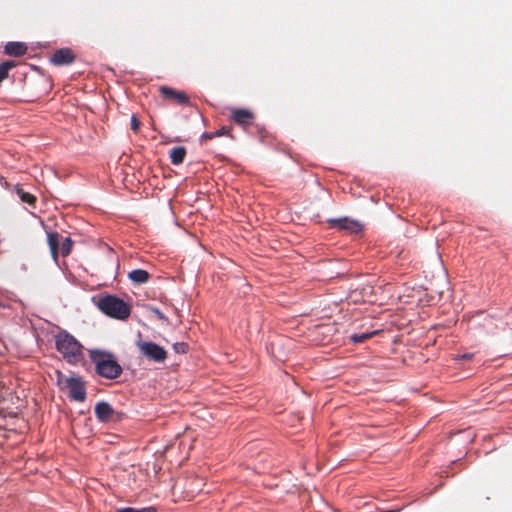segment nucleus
Returning a JSON list of instances; mask_svg holds the SVG:
<instances>
[{
  "label": "nucleus",
  "instance_id": "obj_1",
  "mask_svg": "<svg viewBox=\"0 0 512 512\" xmlns=\"http://www.w3.org/2000/svg\"><path fill=\"white\" fill-rule=\"evenodd\" d=\"M89 357L99 376L113 380L122 374L123 369L112 353L101 349H91Z\"/></svg>",
  "mask_w": 512,
  "mask_h": 512
},
{
  "label": "nucleus",
  "instance_id": "obj_2",
  "mask_svg": "<svg viewBox=\"0 0 512 512\" xmlns=\"http://www.w3.org/2000/svg\"><path fill=\"white\" fill-rule=\"evenodd\" d=\"M57 351L70 364H77L83 359L82 344L67 331H61L55 336Z\"/></svg>",
  "mask_w": 512,
  "mask_h": 512
},
{
  "label": "nucleus",
  "instance_id": "obj_3",
  "mask_svg": "<svg viewBox=\"0 0 512 512\" xmlns=\"http://www.w3.org/2000/svg\"><path fill=\"white\" fill-rule=\"evenodd\" d=\"M96 305L101 312L114 319L126 320L131 314V306L114 295L98 298Z\"/></svg>",
  "mask_w": 512,
  "mask_h": 512
},
{
  "label": "nucleus",
  "instance_id": "obj_4",
  "mask_svg": "<svg viewBox=\"0 0 512 512\" xmlns=\"http://www.w3.org/2000/svg\"><path fill=\"white\" fill-rule=\"evenodd\" d=\"M136 346L140 353L151 361L163 363L167 358L166 350L154 342L139 340Z\"/></svg>",
  "mask_w": 512,
  "mask_h": 512
},
{
  "label": "nucleus",
  "instance_id": "obj_5",
  "mask_svg": "<svg viewBox=\"0 0 512 512\" xmlns=\"http://www.w3.org/2000/svg\"><path fill=\"white\" fill-rule=\"evenodd\" d=\"M158 90L161 97L164 100L169 101L170 103H174L181 106L190 105V98L185 91L176 90L172 87L165 85L160 86Z\"/></svg>",
  "mask_w": 512,
  "mask_h": 512
},
{
  "label": "nucleus",
  "instance_id": "obj_6",
  "mask_svg": "<svg viewBox=\"0 0 512 512\" xmlns=\"http://www.w3.org/2000/svg\"><path fill=\"white\" fill-rule=\"evenodd\" d=\"M65 386L69 389V397L72 400L83 402L86 399V387L80 377H68L64 379Z\"/></svg>",
  "mask_w": 512,
  "mask_h": 512
},
{
  "label": "nucleus",
  "instance_id": "obj_7",
  "mask_svg": "<svg viewBox=\"0 0 512 512\" xmlns=\"http://www.w3.org/2000/svg\"><path fill=\"white\" fill-rule=\"evenodd\" d=\"M230 119L237 125L247 129L254 121L255 115L250 109L231 108Z\"/></svg>",
  "mask_w": 512,
  "mask_h": 512
},
{
  "label": "nucleus",
  "instance_id": "obj_8",
  "mask_svg": "<svg viewBox=\"0 0 512 512\" xmlns=\"http://www.w3.org/2000/svg\"><path fill=\"white\" fill-rule=\"evenodd\" d=\"M75 54L70 48H60L50 57V62L55 66L69 65L75 61Z\"/></svg>",
  "mask_w": 512,
  "mask_h": 512
},
{
  "label": "nucleus",
  "instance_id": "obj_9",
  "mask_svg": "<svg viewBox=\"0 0 512 512\" xmlns=\"http://www.w3.org/2000/svg\"><path fill=\"white\" fill-rule=\"evenodd\" d=\"M95 415L100 422L115 421L118 419V413L113 410L107 402L101 401L95 405Z\"/></svg>",
  "mask_w": 512,
  "mask_h": 512
},
{
  "label": "nucleus",
  "instance_id": "obj_10",
  "mask_svg": "<svg viewBox=\"0 0 512 512\" xmlns=\"http://www.w3.org/2000/svg\"><path fill=\"white\" fill-rule=\"evenodd\" d=\"M329 223L332 227L338 228L340 230H345L349 233H358L362 229V226L359 222L351 220L347 217L330 219Z\"/></svg>",
  "mask_w": 512,
  "mask_h": 512
},
{
  "label": "nucleus",
  "instance_id": "obj_11",
  "mask_svg": "<svg viewBox=\"0 0 512 512\" xmlns=\"http://www.w3.org/2000/svg\"><path fill=\"white\" fill-rule=\"evenodd\" d=\"M4 52L9 56L20 57L27 52V46L22 42H8Z\"/></svg>",
  "mask_w": 512,
  "mask_h": 512
},
{
  "label": "nucleus",
  "instance_id": "obj_12",
  "mask_svg": "<svg viewBox=\"0 0 512 512\" xmlns=\"http://www.w3.org/2000/svg\"><path fill=\"white\" fill-rule=\"evenodd\" d=\"M25 86L27 89H34L35 92L39 95L42 91H46L49 87V82L44 77H38L36 80L26 79Z\"/></svg>",
  "mask_w": 512,
  "mask_h": 512
},
{
  "label": "nucleus",
  "instance_id": "obj_13",
  "mask_svg": "<svg viewBox=\"0 0 512 512\" xmlns=\"http://www.w3.org/2000/svg\"><path fill=\"white\" fill-rule=\"evenodd\" d=\"M151 275L144 269H134L128 273V279L135 285H141L149 281Z\"/></svg>",
  "mask_w": 512,
  "mask_h": 512
},
{
  "label": "nucleus",
  "instance_id": "obj_14",
  "mask_svg": "<svg viewBox=\"0 0 512 512\" xmlns=\"http://www.w3.org/2000/svg\"><path fill=\"white\" fill-rule=\"evenodd\" d=\"M60 235L58 232H49L47 235V242L50 248L52 257L56 260L59 254Z\"/></svg>",
  "mask_w": 512,
  "mask_h": 512
},
{
  "label": "nucleus",
  "instance_id": "obj_15",
  "mask_svg": "<svg viewBox=\"0 0 512 512\" xmlns=\"http://www.w3.org/2000/svg\"><path fill=\"white\" fill-rule=\"evenodd\" d=\"M186 156L185 147H174L170 152V160L173 165H180L183 163Z\"/></svg>",
  "mask_w": 512,
  "mask_h": 512
},
{
  "label": "nucleus",
  "instance_id": "obj_16",
  "mask_svg": "<svg viewBox=\"0 0 512 512\" xmlns=\"http://www.w3.org/2000/svg\"><path fill=\"white\" fill-rule=\"evenodd\" d=\"M16 194L21 199L22 202L27 203L28 205L34 207L36 203V197L29 193L24 191L22 188L17 187L16 188Z\"/></svg>",
  "mask_w": 512,
  "mask_h": 512
},
{
  "label": "nucleus",
  "instance_id": "obj_17",
  "mask_svg": "<svg viewBox=\"0 0 512 512\" xmlns=\"http://www.w3.org/2000/svg\"><path fill=\"white\" fill-rule=\"evenodd\" d=\"M72 245H73V242L71 240L70 237H66L62 240V242L60 243V246H59V253L62 255V256H67L70 254L71 250H72Z\"/></svg>",
  "mask_w": 512,
  "mask_h": 512
},
{
  "label": "nucleus",
  "instance_id": "obj_18",
  "mask_svg": "<svg viewBox=\"0 0 512 512\" xmlns=\"http://www.w3.org/2000/svg\"><path fill=\"white\" fill-rule=\"evenodd\" d=\"M15 65V62L13 61H4L0 63V83L7 78L9 70L15 67Z\"/></svg>",
  "mask_w": 512,
  "mask_h": 512
},
{
  "label": "nucleus",
  "instance_id": "obj_19",
  "mask_svg": "<svg viewBox=\"0 0 512 512\" xmlns=\"http://www.w3.org/2000/svg\"><path fill=\"white\" fill-rule=\"evenodd\" d=\"M375 334H377V331H373L370 333L352 334L349 336V339L353 343H362L367 339L371 338L372 336H374Z\"/></svg>",
  "mask_w": 512,
  "mask_h": 512
},
{
  "label": "nucleus",
  "instance_id": "obj_20",
  "mask_svg": "<svg viewBox=\"0 0 512 512\" xmlns=\"http://www.w3.org/2000/svg\"><path fill=\"white\" fill-rule=\"evenodd\" d=\"M173 349L176 353L186 354L188 352L189 346L185 342H176L173 344Z\"/></svg>",
  "mask_w": 512,
  "mask_h": 512
},
{
  "label": "nucleus",
  "instance_id": "obj_21",
  "mask_svg": "<svg viewBox=\"0 0 512 512\" xmlns=\"http://www.w3.org/2000/svg\"><path fill=\"white\" fill-rule=\"evenodd\" d=\"M116 512H157L154 507H148L143 509H135L132 507L120 508Z\"/></svg>",
  "mask_w": 512,
  "mask_h": 512
},
{
  "label": "nucleus",
  "instance_id": "obj_22",
  "mask_svg": "<svg viewBox=\"0 0 512 512\" xmlns=\"http://www.w3.org/2000/svg\"><path fill=\"white\" fill-rule=\"evenodd\" d=\"M131 129L137 133L140 129V121L135 114L131 117Z\"/></svg>",
  "mask_w": 512,
  "mask_h": 512
},
{
  "label": "nucleus",
  "instance_id": "obj_23",
  "mask_svg": "<svg viewBox=\"0 0 512 512\" xmlns=\"http://www.w3.org/2000/svg\"><path fill=\"white\" fill-rule=\"evenodd\" d=\"M231 131V128L227 127V126H223L221 127L219 130L215 131V136L216 137H219V136H224V135H228Z\"/></svg>",
  "mask_w": 512,
  "mask_h": 512
},
{
  "label": "nucleus",
  "instance_id": "obj_24",
  "mask_svg": "<svg viewBox=\"0 0 512 512\" xmlns=\"http://www.w3.org/2000/svg\"><path fill=\"white\" fill-rule=\"evenodd\" d=\"M215 136L214 132H204L200 137V142L203 144L207 140L213 139Z\"/></svg>",
  "mask_w": 512,
  "mask_h": 512
},
{
  "label": "nucleus",
  "instance_id": "obj_25",
  "mask_svg": "<svg viewBox=\"0 0 512 512\" xmlns=\"http://www.w3.org/2000/svg\"><path fill=\"white\" fill-rule=\"evenodd\" d=\"M154 313L157 315V317H158L159 319H161V320H166V317L164 316V314H163L161 311H159L158 309H155V310H154Z\"/></svg>",
  "mask_w": 512,
  "mask_h": 512
},
{
  "label": "nucleus",
  "instance_id": "obj_26",
  "mask_svg": "<svg viewBox=\"0 0 512 512\" xmlns=\"http://www.w3.org/2000/svg\"><path fill=\"white\" fill-rule=\"evenodd\" d=\"M472 357H473V354H471V353H466V354H463V355H461V356H460V358H461L462 360H467V361H468V360H471V359H472Z\"/></svg>",
  "mask_w": 512,
  "mask_h": 512
},
{
  "label": "nucleus",
  "instance_id": "obj_27",
  "mask_svg": "<svg viewBox=\"0 0 512 512\" xmlns=\"http://www.w3.org/2000/svg\"><path fill=\"white\" fill-rule=\"evenodd\" d=\"M58 376H59L58 381H59V383H61L64 379V375L61 372H58Z\"/></svg>",
  "mask_w": 512,
  "mask_h": 512
}]
</instances>
